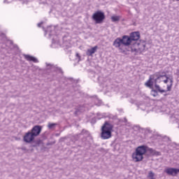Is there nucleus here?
I'll use <instances>...</instances> for the list:
<instances>
[{
    "label": "nucleus",
    "mask_w": 179,
    "mask_h": 179,
    "mask_svg": "<svg viewBox=\"0 0 179 179\" xmlns=\"http://www.w3.org/2000/svg\"><path fill=\"white\" fill-rule=\"evenodd\" d=\"M22 150H26L25 148H22Z\"/></svg>",
    "instance_id": "27"
},
{
    "label": "nucleus",
    "mask_w": 179,
    "mask_h": 179,
    "mask_svg": "<svg viewBox=\"0 0 179 179\" xmlns=\"http://www.w3.org/2000/svg\"><path fill=\"white\" fill-rule=\"evenodd\" d=\"M139 38H141V34L138 31L131 33L129 36H123L121 40L125 50L136 53L143 51L145 45V43L139 41Z\"/></svg>",
    "instance_id": "1"
},
{
    "label": "nucleus",
    "mask_w": 179,
    "mask_h": 179,
    "mask_svg": "<svg viewBox=\"0 0 179 179\" xmlns=\"http://www.w3.org/2000/svg\"><path fill=\"white\" fill-rule=\"evenodd\" d=\"M176 1H179V0H176Z\"/></svg>",
    "instance_id": "29"
},
{
    "label": "nucleus",
    "mask_w": 179,
    "mask_h": 179,
    "mask_svg": "<svg viewBox=\"0 0 179 179\" xmlns=\"http://www.w3.org/2000/svg\"><path fill=\"white\" fill-rule=\"evenodd\" d=\"M158 79H164V76H159L155 80V86L156 90L159 92V93H166V91L164 90H162V88H160V86L159 85H157Z\"/></svg>",
    "instance_id": "9"
},
{
    "label": "nucleus",
    "mask_w": 179,
    "mask_h": 179,
    "mask_svg": "<svg viewBox=\"0 0 179 179\" xmlns=\"http://www.w3.org/2000/svg\"><path fill=\"white\" fill-rule=\"evenodd\" d=\"M113 126L108 122H106L101 128V137L102 139H110L111 138V131Z\"/></svg>",
    "instance_id": "3"
},
{
    "label": "nucleus",
    "mask_w": 179,
    "mask_h": 179,
    "mask_svg": "<svg viewBox=\"0 0 179 179\" xmlns=\"http://www.w3.org/2000/svg\"><path fill=\"white\" fill-rule=\"evenodd\" d=\"M157 75H154V76H151L150 79L145 83V86H147V87H153V83L155 82V80L156 79V78H157ZM154 80V82H153Z\"/></svg>",
    "instance_id": "11"
},
{
    "label": "nucleus",
    "mask_w": 179,
    "mask_h": 179,
    "mask_svg": "<svg viewBox=\"0 0 179 179\" xmlns=\"http://www.w3.org/2000/svg\"><path fill=\"white\" fill-rule=\"evenodd\" d=\"M76 57H77V58H78L79 59V60L78 61H80V55H79V53H76Z\"/></svg>",
    "instance_id": "23"
},
{
    "label": "nucleus",
    "mask_w": 179,
    "mask_h": 179,
    "mask_svg": "<svg viewBox=\"0 0 179 179\" xmlns=\"http://www.w3.org/2000/svg\"><path fill=\"white\" fill-rule=\"evenodd\" d=\"M92 19L96 24L103 23V20L106 19V15L101 11H96L93 14Z\"/></svg>",
    "instance_id": "4"
},
{
    "label": "nucleus",
    "mask_w": 179,
    "mask_h": 179,
    "mask_svg": "<svg viewBox=\"0 0 179 179\" xmlns=\"http://www.w3.org/2000/svg\"><path fill=\"white\" fill-rule=\"evenodd\" d=\"M120 17L118 15H114L111 17L112 22H119Z\"/></svg>",
    "instance_id": "15"
},
{
    "label": "nucleus",
    "mask_w": 179,
    "mask_h": 179,
    "mask_svg": "<svg viewBox=\"0 0 179 179\" xmlns=\"http://www.w3.org/2000/svg\"><path fill=\"white\" fill-rule=\"evenodd\" d=\"M124 121L127 122V118H124Z\"/></svg>",
    "instance_id": "28"
},
{
    "label": "nucleus",
    "mask_w": 179,
    "mask_h": 179,
    "mask_svg": "<svg viewBox=\"0 0 179 179\" xmlns=\"http://www.w3.org/2000/svg\"><path fill=\"white\" fill-rule=\"evenodd\" d=\"M50 29H51V27H50L48 28L47 31H50Z\"/></svg>",
    "instance_id": "25"
},
{
    "label": "nucleus",
    "mask_w": 179,
    "mask_h": 179,
    "mask_svg": "<svg viewBox=\"0 0 179 179\" xmlns=\"http://www.w3.org/2000/svg\"><path fill=\"white\" fill-rule=\"evenodd\" d=\"M41 131H43V127L40 125L34 126L29 131L32 133L34 136L36 138L41 134Z\"/></svg>",
    "instance_id": "7"
},
{
    "label": "nucleus",
    "mask_w": 179,
    "mask_h": 179,
    "mask_svg": "<svg viewBox=\"0 0 179 179\" xmlns=\"http://www.w3.org/2000/svg\"><path fill=\"white\" fill-rule=\"evenodd\" d=\"M151 94L154 97H156V96H157V91L156 90H152Z\"/></svg>",
    "instance_id": "20"
},
{
    "label": "nucleus",
    "mask_w": 179,
    "mask_h": 179,
    "mask_svg": "<svg viewBox=\"0 0 179 179\" xmlns=\"http://www.w3.org/2000/svg\"><path fill=\"white\" fill-rule=\"evenodd\" d=\"M83 113V111H86V109H85V106H80L79 108L76 111V114H78V113Z\"/></svg>",
    "instance_id": "14"
},
{
    "label": "nucleus",
    "mask_w": 179,
    "mask_h": 179,
    "mask_svg": "<svg viewBox=\"0 0 179 179\" xmlns=\"http://www.w3.org/2000/svg\"><path fill=\"white\" fill-rule=\"evenodd\" d=\"M52 34V32L50 31V33L49 34V36H51Z\"/></svg>",
    "instance_id": "26"
},
{
    "label": "nucleus",
    "mask_w": 179,
    "mask_h": 179,
    "mask_svg": "<svg viewBox=\"0 0 179 179\" xmlns=\"http://www.w3.org/2000/svg\"><path fill=\"white\" fill-rule=\"evenodd\" d=\"M170 82H171V85H167V91L170 92V90H171V86H173V79H169Z\"/></svg>",
    "instance_id": "18"
},
{
    "label": "nucleus",
    "mask_w": 179,
    "mask_h": 179,
    "mask_svg": "<svg viewBox=\"0 0 179 179\" xmlns=\"http://www.w3.org/2000/svg\"><path fill=\"white\" fill-rule=\"evenodd\" d=\"M164 173L168 174V176H172L175 177L179 173V169L176 168H167L164 170Z\"/></svg>",
    "instance_id": "8"
},
{
    "label": "nucleus",
    "mask_w": 179,
    "mask_h": 179,
    "mask_svg": "<svg viewBox=\"0 0 179 179\" xmlns=\"http://www.w3.org/2000/svg\"><path fill=\"white\" fill-rule=\"evenodd\" d=\"M148 178H150V179H155V173H153V171H150L148 173Z\"/></svg>",
    "instance_id": "16"
},
{
    "label": "nucleus",
    "mask_w": 179,
    "mask_h": 179,
    "mask_svg": "<svg viewBox=\"0 0 179 179\" xmlns=\"http://www.w3.org/2000/svg\"><path fill=\"white\" fill-rule=\"evenodd\" d=\"M41 24H43V22L38 23V27H41Z\"/></svg>",
    "instance_id": "24"
},
{
    "label": "nucleus",
    "mask_w": 179,
    "mask_h": 179,
    "mask_svg": "<svg viewBox=\"0 0 179 179\" xmlns=\"http://www.w3.org/2000/svg\"><path fill=\"white\" fill-rule=\"evenodd\" d=\"M164 78H166L165 80H164V83H167L169 82V78H167L166 76H163Z\"/></svg>",
    "instance_id": "21"
},
{
    "label": "nucleus",
    "mask_w": 179,
    "mask_h": 179,
    "mask_svg": "<svg viewBox=\"0 0 179 179\" xmlns=\"http://www.w3.org/2000/svg\"><path fill=\"white\" fill-rule=\"evenodd\" d=\"M35 139L36 137L30 131H28L23 137V141L25 142V143H31V142H34Z\"/></svg>",
    "instance_id": "6"
},
{
    "label": "nucleus",
    "mask_w": 179,
    "mask_h": 179,
    "mask_svg": "<svg viewBox=\"0 0 179 179\" xmlns=\"http://www.w3.org/2000/svg\"><path fill=\"white\" fill-rule=\"evenodd\" d=\"M97 46H94V48H92L91 49H88L87 50V55H88L89 57H92V55H93V54H94V52H96L97 51Z\"/></svg>",
    "instance_id": "13"
},
{
    "label": "nucleus",
    "mask_w": 179,
    "mask_h": 179,
    "mask_svg": "<svg viewBox=\"0 0 179 179\" xmlns=\"http://www.w3.org/2000/svg\"><path fill=\"white\" fill-rule=\"evenodd\" d=\"M56 125V123H48V127L49 128V129H52V128H54V127H55Z\"/></svg>",
    "instance_id": "19"
},
{
    "label": "nucleus",
    "mask_w": 179,
    "mask_h": 179,
    "mask_svg": "<svg viewBox=\"0 0 179 179\" xmlns=\"http://www.w3.org/2000/svg\"><path fill=\"white\" fill-rule=\"evenodd\" d=\"M113 45L115 47V48H118L119 51L124 53L125 52V48L122 43V41L121 38H117L114 41Z\"/></svg>",
    "instance_id": "5"
},
{
    "label": "nucleus",
    "mask_w": 179,
    "mask_h": 179,
    "mask_svg": "<svg viewBox=\"0 0 179 179\" xmlns=\"http://www.w3.org/2000/svg\"><path fill=\"white\" fill-rule=\"evenodd\" d=\"M24 57L25 58V59H27V61L32 62L35 64L38 63V59L33 56H30L29 55H24Z\"/></svg>",
    "instance_id": "12"
},
{
    "label": "nucleus",
    "mask_w": 179,
    "mask_h": 179,
    "mask_svg": "<svg viewBox=\"0 0 179 179\" xmlns=\"http://www.w3.org/2000/svg\"><path fill=\"white\" fill-rule=\"evenodd\" d=\"M146 152H149L152 156L156 155V150L153 148H149L146 145H140L136 148V151L132 154V159L136 163L138 162H142L143 160V155H145Z\"/></svg>",
    "instance_id": "2"
},
{
    "label": "nucleus",
    "mask_w": 179,
    "mask_h": 179,
    "mask_svg": "<svg viewBox=\"0 0 179 179\" xmlns=\"http://www.w3.org/2000/svg\"><path fill=\"white\" fill-rule=\"evenodd\" d=\"M46 66H47V69H50L51 71H52V69L55 68V66L50 64H48V63H46Z\"/></svg>",
    "instance_id": "17"
},
{
    "label": "nucleus",
    "mask_w": 179,
    "mask_h": 179,
    "mask_svg": "<svg viewBox=\"0 0 179 179\" xmlns=\"http://www.w3.org/2000/svg\"><path fill=\"white\" fill-rule=\"evenodd\" d=\"M85 134H87V131L85 130V129H83L82 132H81V134L82 135H85Z\"/></svg>",
    "instance_id": "22"
},
{
    "label": "nucleus",
    "mask_w": 179,
    "mask_h": 179,
    "mask_svg": "<svg viewBox=\"0 0 179 179\" xmlns=\"http://www.w3.org/2000/svg\"><path fill=\"white\" fill-rule=\"evenodd\" d=\"M98 81L101 85H103V86H108V83H110V80H108L107 77H103V76H100L98 78Z\"/></svg>",
    "instance_id": "10"
}]
</instances>
